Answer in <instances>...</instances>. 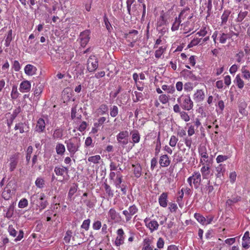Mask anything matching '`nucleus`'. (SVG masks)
<instances>
[{"label":"nucleus","mask_w":250,"mask_h":250,"mask_svg":"<svg viewBox=\"0 0 250 250\" xmlns=\"http://www.w3.org/2000/svg\"><path fill=\"white\" fill-rule=\"evenodd\" d=\"M68 151L70 152V156L73 157L75 153L79 150L80 146V139L73 137L65 141Z\"/></svg>","instance_id":"1"},{"label":"nucleus","mask_w":250,"mask_h":250,"mask_svg":"<svg viewBox=\"0 0 250 250\" xmlns=\"http://www.w3.org/2000/svg\"><path fill=\"white\" fill-rule=\"evenodd\" d=\"M177 102L180 104L183 109L189 110L193 107V102L188 95H182L178 98Z\"/></svg>","instance_id":"2"},{"label":"nucleus","mask_w":250,"mask_h":250,"mask_svg":"<svg viewBox=\"0 0 250 250\" xmlns=\"http://www.w3.org/2000/svg\"><path fill=\"white\" fill-rule=\"evenodd\" d=\"M15 188L14 183L11 181L9 182L5 187L2 193V197L5 200H9L14 194Z\"/></svg>","instance_id":"3"},{"label":"nucleus","mask_w":250,"mask_h":250,"mask_svg":"<svg viewBox=\"0 0 250 250\" xmlns=\"http://www.w3.org/2000/svg\"><path fill=\"white\" fill-rule=\"evenodd\" d=\"M128 136L129 133L127 131H123L117 135V140L121 145L124 146L128 143Z\"/></svg>","instance_id":"4"},{"label":"nucleus","mask_w":250,"mask_h":250,"mask_svg":"<svg viewBox=\"0 0 250 250\" xmlns=\"http://www.w3.org/2000/svg\"><path fill=\"white\" fill-rule=\"evenodd\" d=\"M87 69L89 72L95 71L98 66V61L94 56H90L87 62Z\"/></svg>","instance_id":"5"},{"label":"nucleus","mask_w":250,"mask_h":250,"mask_svg":"<svg viewBox=\"0 0 250 250\" xmlns=\"http://www.w3.org/2000/svg\"><path fill=\"white\" fill-rule=\"evenodd\" d=\"M188 10L189 9L182 10L181 11V12L180 13V14H179L178 18L177 19V18H176L175 21L173 23L172 27H171V30L172 31H175V30H178V29L179 28V25L181 22V19H184V18H183L184 14H185L187 11H188Z\"/></svg>","instance_id":"6"},{"label":"nucleus","mask_w":250,"mask_h":250,"mask_svg":"<svg viewBox=\"0 0 250 250\" xmlns=\"http://www.w3.org/2000/svg\"><path fill=\"white\" fill-rule=\"evenodd\" d=\"M118 236L115 240V244L117 246H119L123 244L124 242V232L122 229H120L117 230Z\"/></svg>","instance_id":"7"},{"label":"nucleus","mask_w":250,"mask_h":250,"mask_svg":"<svg viewBox=\"0 0 250 250\" xmlns=\"http://www.w3.org/2000/svg\"><path fill=\"white\" fill-rule=\"evenodd\" d=\"M19 160V153H16L10 157V170L13 171L16 167Z\"/></svg>","instance_id":"8"},{"label":"nucleus","mask_w":250,"mask_h":250,"mask_svg":"<svg viewBox=\"0 0 250 250\" xmlns=\"http://www.w3.org/2000/svg\"><path fill=\"white\" fill-rule=\"evenodd\" d=\"M108 216L111 220L114 222H118L121 219V217L114 208H110L108 212Z\"/></svg>","instance_id":"9"},{"label":"nucleus","mask_w":250,"mask_h":250,"mask_svg":"<svg viewBox=\"0 0 250 250\" xmlns=\"http://www.w3.org/2000/svg\"><path fill=\"white\" fill-rule=\"evenodd\" d=\"M88 36V31H86L81 33V44L82 47H84L89 42L90 38Z\"/></svg>","instance_id":"10"},{"label":"nucleus","mask_w":250,"mask_h":250,"mask_svg":"<svg viewBox=\"0 0 250 250\" xmlns=\"http://www.w3.org/2000/svg\"><path fill=\"white\" fill-rule=\"evenodd\" d=\"M31 88V83L28 81H24L20 84V90L21 92H28Z\"/></svg>","instance_id":"11"},{"label":"nucleus","mask_w":250,"mask_h":250,"mask_svg":"<svg viewBox=\"0 0 250 250\" xmlns=\"http://www.w3.org/2000/svg\"><path fill=\"white\" fill-rule=\"evenodd\" d=\"M170 163V160H169L168 156L166 155H163L160 157L159 160V164L162 167H166L169 165Z\"/></svg>","instance_id":"12"},{"label":"nucleus","mask_w":250,"mask_h":250,"mask_svg":"<svg viewBox=\"0 0 250 250\" xmlns=\"http://www.w3.org/2000/svg\"><path fill=\"white\" fill-rule=\"evenodd\" d=\"M167 193L163 192L159 198V203L160 205L164 208H166L167 205Z\"/></svg>","instance_id":"13"},{"label":"nucleus","mask_w":250,"mask_h":250,"mask_svg":"<svg viewBox=\"0 0 250 250\" xmlns=\"http://www.w3.org/2000/svg\"><path fill=\"white\" fill-rule=\"evenodd\" d=\"M199 153L205 162L206 163L209 162L208 159V154L207 153L206 147L205 146H200L199 147Z\"/></svg>","instance_id":"14"},{"label":"nucleus","mask_w":250,"mask_h":250,"mask_svg":"<svg viewBox=\"0 0 250 250\" xmlns=\"http://www.w3.org/2000/svg\"><path fill=\"white\" fill-rule=\"evenodd\" d=\"M216 171L217 173H216V176L217 178L222 179V178L224 177V173L225 171V168L222 164L219 165L218 167H216Z\"/></svg>","instance_id":"15"},{"label":"nucleus","mask_w":250,"mask_h":250,"mask_svg":"<svg viewBox=\"0 0 250 250\" xmlns=\"http://www.w3.org/2000/svg\"><path fill=\"white\" fill-rule=\"evenodd\" d=\"M37 69L31 64H27L24 68L25 73L28 75H33L35 74Z\"/></svg>","instance_id":"16"},{"label":"nucleus","mask_w":250,"mask_h":250,"mask_svg":"<svg viewBox=\"0 0 250 250\" xmlns=\"http://www.w3.org/2000/svg\"><path fill=\"white\" fill-rule=\"evenodd\" d=\"M209 164L210 162H208L201 168V171L204 178H206L210 173Z\"/></svg>","instance_id":"17"},{"label":"nucleus","mask_w":250,"mask_h":250,"mask_svg":"<svg viewBox=\"0 0 250 250\" xmlns=\"http://www.w3.org/2000/svg\"><path fill=\"white\" fill-rule=\"evenodd\" d=\"M132 167L134 168L133 173L136 178H139L141 175L142 167L139 164L136 165H132Z\"/></svg>","instance_id":"18"},{"label":"nucleus","mask_w":250,"mask_h":250,"mask_svg":"<svg viewBox=\"0 0 250 250\" xmlns=\"http://www.w3.org/2000/svg\"><path fill=\"white\" fill-rule=\"evenodd\" d=\"M159 226V224L156 221L152 220L148 222L147 225V228H148L150 229V231L152 232L153 231L158 229Z\"/></svg>","instance_id":"19"},{"label":"nucleus","mask_w":250,"mask_h":250,"mask_svg":"<svg viewBox=\"0 0 250 250\" xmlns=\"http://www.w3.org/2000/svg\"><path fill=\"white\" fill-rule=\"evenodd\" d=\"M45 125L44 120L42 118H40L37 122L36 126L37 131L39 132H42L45 128Z\"/></svg>","instance_id":"20"},{"label":"nucleus","mask_w":250,"mask_h":250,"mask_svg":"<svg viewBox=\"0 0 250 250\" xmlns=\"http://www.w3.org/2000/svg\"><path fill=\"white\" fill-rule=\"evenodd\" d=\"M44 194L41 193L40 197L39 198V199L41 200V202H40L39 205V207L40 208V210L44 209L48 204V202L46 200H44Z\"/></svg>","instance_id":"21"},{"label":"nucleus","mask_w":250,"mask_h":250,"mask_svg":"<svg viewBox=\"0 0 250 250\" xmlns=\"http://www.w3.org/2000/svg\"><path fill=\"white\" fill-rule=\"evenodd\" d=\"M205 98V94L202 90H197L194 95V99L197 102L203 101Z\"/></svg>","instance_id":"22"},{"label":"nucleus","mask_w":250,"mask_h":250,"mask_svg":"<svg viewBox=\"0 0 250 250\" xmlns=\"http://www.w3.org/2000/svg\"><path fill=\"white\" fill-rule=\"evenodd\" d=\"M130 134L132 135V139L134 143H138L139 142L140 140V135L139 132L134 130L130 132Z\"/></svg>","instance_id":"23"},{"label":"nucleus","mask_w":250,"mask_h":250,"mask_svg":"<svg viewBox=\"0 0 250 250\" xmlns=\"http://www.w3.org/2000/svg\"><path fill=\"white\" fill-rule=\"evenodd\" d=\"M56 150L58 154L62 155L65 151V148L63 144H58L56 146Z\"/></svg>","instance_id":"24"},{"label":"nucleus","mask_w":250,"mask_h":250,"mask_svg":"<svg viewBox=\"0 0 250 250\" xmlns=\"http://www.w3.org/2000/svg\"><path fill=\"white\" fill-rule=\"evenodd\" d=\"M143 250H153V247L150 245V241L148 239L144 240Z\"/></svg>","instance_id":"25"},{"label":"nucleus","mask_w":250,"mask_h":250,"mask_svg":"<svg viewBox=\"0 0 250 250\" xmlns=\"http://www.w3.org/2000/svg\"><path fill=\"white\" fill-rule=\"evenodd\" d=\"M194 217L197 221L202 225H205L206 218L199 213H195Z\"/></svg>","instance_id":"26"},{"label":"nucleus","mask_w":250,"mask_h":250,"mask_svg":"<svg viewBox=\"0 0 250 250\" xmlns=\"http://www.w3.org/2000/svg\"><path fill=\"white\" fill-rule=\"evenodd\" d=\"M36 186L40 188H42L45 185V181L42 177H38L35 181Z\"/></svg>","instance_id":"27"},{"label":"nucleus","mask_w":250,"mask_h":250,"mask_svg":"<svg viewBox=\"0 0 250 250\" xmlns=\"http://www.w3.org/2000/svg\"><path fill=\"white\" fill-rule=\"evenodd\" d=\"M138 31L136 30H132L129 31L128 33L125 34V37L126 38H130L132 39V38H137V35Z\"/></svg>","instance_id":"28"},{"label":"nucleus","mask_w":250,"mask_h":250,"mask_svg":"<svg viewBox=\"0 0 250 250\" xmlns=\"http://www.w3.org/2000/svg\"><path fill=\"white\" fill-rule=\"evenodd\" d=\"M192 177H193L192 179L194 184H200L201 179V174L199 172H194Z\"/></svg>","instance_id":"29"},{"label":"nucleus","mask_w":250,"mask_h":250,"mask_svg":"<svg viewBox=\"0 0 250 250\" xmlns=\"http://www.w3.org/2000/svg\"><path fill=\"white\" fill-rule=\"evenodd\" d=\"M230 14V11L229 10H225L224 11L223 15L221 17L222 23L223 24H226L228 21V18Z\"/></svg>","instance_id":"30"},{"label":"nucleus","mask_w":250,"mask_h":250,"mask_svg":"<svg viewBox=\"0 0 250 250\" xmlns=\"http://www.w3.org/2000/svg\"><path fill=\"white\" fill-rule=\"evenodd\" d=\"M62 130L61 129H56L54 130L53 138V139L61 138L62 137Z\"/></svg>","instance_id":"31"},{"label":"nucleus","mask_w":250,"mask_h":250,"mask_svg":"<svg viewBox=\"0 0 250 250\" xmlns=\"http://www.w3.org/2000/svg\"><path fill=\"white\" fill-rule=\"evenodd\" d=\"M101 156L99 155L90 156L88 158L89 162H92L94 164L99 163V161L101 160Z\"/></svg>","instance_id":"32"},{"label":"nucleus","mask_w":250,"mask_h":250,"mask_svg":"<svg viewBox=\"0 0 250 250\" xmlns=\"http://www.w3.org/2000/svg\"><path fill=\"white\" fill-rule=\"evenodd\" d=\"M248 13V12L246 11H240V12L238 14V17L237 18V21L238 22H241L247 16Z\"/></svg>","instance_id":"33"},{"label":"nucleus","mask_w":250,"mask_h":250,"mask_svg":"<svg viewBox=\"0 0 250 250\" xmlns=\"http://www.w3.org/2000/svg\"><path fill=\"white\" fill-rule=\"evenodd\" d=\"M166 50V47L164 46H161L158 49L156 50L155 53V56L156 58H160L161 55L164 53Z\"/></svg>","instance_id":"34"},{"label":"nucleus","mask_w":250,"mask_h":250,"mask_svg":"<svg viewBox=\"0 0 250 250\" xmlns=\"http://www.w3.org/2000/svg\"><path fill=\"white\" fill-rule=\"evenodd\" d=\"M13 212H14V206H13V204L12 205H11L9 207L8 210L6 213V215H5V217L7 218H9V219L11 218L13 215Z\"/></svg>","instance_id":"35"},{"label":"nucleus","mask_w":250,"mask_h":250,"mask_svg":"<svg viewBox=\"0 0 250 250\" xmlns=\"http://www.w3.org/2000/svg\"><path fill=\"white\" fill-rule=\"evenodd\" d=\"M19 95V93L17 91V87L16 85H14L12 86V89L11 93V96L12 99H16Z\"/></svg>","instance_id":"36"},{"label":"nucleus","mask_w":250,"mask_h":250,"mask_svg":"<svg viewBox=\"0 0 250 250\" xmlns=\"http://www.w3.org/2000/svg\"><path fill=\"white\" fill-rule=\"evenodd\" d=\"M104 22L105 26L109 32H111V30L112 29V26L109 22L108 19L106 16L105 15L104 17Z\"/></svg>","instance_id":"37"},{"label":"nucleus","mask_w":250,"mask_h":250,"mask_svg":"<svg viewBox=\"0 0 250 250\" xmlns=\"http://www.w3.org/2000/svg\"><path fill=\"white\" fill-rule=\"evenodd\" d=\"M77 188L78 187L76 185H74L73 186L71 187L68 193V198H72L73 195L76 192L77 190Z\"/></svg>","instance_id":"38"},{"label":"nucleus","mask_w":250,"mask_h":250,"mask_svg":"<svg viewBox=\"0 0 250 250\" xmlns=\"http://www.w3.org/2000/svg\"><path fill=\"white\" fill-rule=\"evenodd\" d=\"M104 188L106 193L107 194L109 197H112L113 196V193L109 185L107 184L104 183Z\"/></svg>","instance_id":"39"},{"label":"nucleus","mask_w":250,"mask_h":250,"mask_svg":"<svg viewBox=\"0 0 250 250\" xmlns=\"http://www.w3.org/2000/svg\"><path fill=\"white\" fill-rule=\"evenodd\" d=\"M12 30H10L8 33V34L6 36V38L5 39V44L6 47H8L9 46V45L10 44V42H11V41L12 40Z\"/></svg>","instance_id":"40"},{"label":"nucleus","mask_w":250,"mask_h":250,"mask_svg":"<svg viewBox=\"0 0 250 250\" xmlns=\"http://www.w3.org/2000/svg\"><path fill=\"white\" fill-rule=\"evenodd\" d=\"M18 114V112H17L16 110H15L13 114L11 115L10 119L7 121V125L8 127H10L11 125L13 124V121L17 117Z\"/></svg>","instance_id":"41"},{"label":"nucleus","mask_w":250,"mask_h":250,"mask_svg":"<svg viewBox=\"0 0 250 250\" xmlns=\"http://www.w3.org/2000/svg\"><path fill=\"white\" fill-rule=\"evenodd\" d=\"M118 114V108L116 105H113L110 108V115L112 117H115Z\"/></svg>","instance_id":"42"},{"label":"nucleus","mask_w":250,"mask_h":250,"mask_svg":"<svg viewBox=\"0 0 250 250\" xmlns=\"http://www.w3.org/2000/svg\"><path fill=\"white\" fill-rule=\"evenodd\" d=\"M42 91V86L41 84L37 85L34 90V95L36 96H39Z\"/></svg>","instance_id":"43"},{"label":"nucleus","mask_w":250,"mask_h":250,"mask_svg":"<svg viewBox=\"0 0 250 250\" xmlns=\"http://www.w3.org/2000/svg\"><path fill=\"white\" fill-rule=\"evenodd\" d=\"M72 232L71 230H68L66 231L65 235L64 237V240L66 243H69L72 237Z\"/></svg>","instance_id":"44"},{"label":"nucleus","mask_w":250,"mask_h":250,"mask_svg":"<svg viewBox=\"0 0 250 250\" xmlns=\"http://www.w3.org/2000/svg\"><path fill=\"white\" fill-rule=\"evenodd\" d=\"M33 147L32 146H29L27 149L26 160L28 163L31 158V154L32 153Z\"/></svg>","instance_id":"45"},{"label":"nucleus","mask_w":250,"mask_h":250,"mask_svg":"<svg viewBox=\"0 0 250 250\" xmlns=\"http://www.w3.org/2000/svg\"><path fill=\"white\" fill-rule=\"evenodd\" d=\"M117 174V177L116 182H115V186L117 188H119L121 187V184L122 183V176L118 174Z\"/></svg>","instance_id":"46"},{"label":"nucleus","mask_w":250,"mask_h":250,"mask_svg":"<svg viewBox=\"0 0 250 250\" xmlns=\"http://www.w3.org/2000/svg\"><path fill=\"white\" fill-rule=\"evenodd\" d=\"M128 210L129 212L130 215L133 216L137 212L138 208L135 205H133L129 207Z\"/></svg>","instance_id":"47"},{"label":"nucleus","mask_w":250,"mask_h":250,"mask_svg":"<svg viewBox=\"0 0 250 250\" xmlns=\"http://www.w3.org/2000/svg\"><path fill=\"white\" fill-rule=\"evenodd\" d=\"M237 83V85L238 88L242 89L244 86V82L241 79L239 75H237L235 78Z\"/></svg>","instance_id":"48"},{"label":"nucleus","mask_w":250,"mask_h":250,"mask_svg":"<svg viewBox=\"0 0 250 250\" xmlns=\"http://www.w3.org/2000/svg\"><path fill=\"white\" fill-rule=\"evenodd\" d=\"M28 206V201L26 199L23 198L20 200L18 206L20 208H24Z\"/></svg>","instance_id":"49"},{"label":"nucleus","mask_w":250,"mask_h":250,"mask_svg":"<svg viewBox=\"0 0 250 250\" xmlns=\"http://www.w3.org/2000/svg\"><path fill=\"white\" fill-rule=\"evenodd\" d=\"M140 4H134L132 7V12L131 11V15H137L139 14V12L138 9L140 7Z\"/></svg>","instance_id":"50"},{"label":"nucleus","mask_w":250,"mask_h":250,"mask_svg":"<svg viewBox=\"0 0 250 250\" xmlns=\"http://www.w3.org/2000/svg\"><path fill=\"white\" fill-rule=\"evenodd\" d=\"M54 172L57 176H63L64 174V170L62 167H56L54 169Z\"/></svg>","instance_id":"51"},{"label":"nucleus","mask_w":250,"mask_h":250,"mask_svg":"<svg viewBox=\"0 0 250 250\" xmlns=\"http://www.w3.org/2000/svg\"><path fill=\"white\" fill-rule=\"evenodd\" d=\"M240 197H234L230 199H228L226 204L229 206H231L233 203H235L240 200Z\"/></svg>","instance_id":"52"},{"label":"nucleus","mask_w":250,"mask_h":250,"mask_svg":"<svg viewBox=\"0 0 250 250\" xmlns=\"http://www.w3.org/2000/svg\"><path fill=\"white\" fill-rule=\"evenodd\" d=\"M106 118L104 117H102L100 118L98 120V122L97 123H94V125L95 127H99L102 125L104 122L105 121Z\"/></svg>","instance_id":"53"},{"label":"nucleus","mask_w":250,"mask_h":250,"mask_svg":"<svg viewBox=\"0 0 250 250\" xmlns=\"http://www.w3.org/2000/svg\"><path fill=\"white\" fill-rule=\"evenodd\" d=\"M24 124H23L22 123H20L17 124L15 125V129L16 130L19 129L20 133H22L24 132Z\"/></svg>","instance_id":"54"},{"label":"nucleus","mask_w":250,"mask_h":250,"mask_svg":"<svg viewBox=\"0 0 250 250\" xmlns=\"http://www.w3.org/2000/svg\"><path fill=\"white\" fill-rule=\"evenodd\" d=\"M178 140L176 136L174 135L172 136L169 141V145L172 147L175 146L177 143Z\"/></svg>","instance_id":"55"},{"label":"nucleus","mask_w":250,"mask_h":250,"mask_svg":"<svg viewBox=\"0 0 250 250\" xmlns=\"http://www.w3.org/2000/svg\"><path fill=\"white\" fill-rule=\"evenodd\" d=\"M99 109L101 114L103 115L108 111V106L106 104H102L100 105Z\"/></svg>","instance_id":"56"},{"label":"nucleus","mask_w":250,"mask_h":250,"mask_svg":"<svg viewBox=\"0 0 250 250\" xmlns=\"http://www.w3.org/2000/svg\"><path fill=\"white\" fill-rule=\"evenodd\" d=\"M90 223V220L89 219H87L86 220H84L83 223V224L81 226V227L86 230H87L89 227V225Z\"/></svg>","instance_id":"57"},{"label":"nucleus","mask_w":250,"mask_h":250,"mask_svg":"<svg viewBox=\"0 0 250 250\" xmlns=\"http://www.w3.org/2000/svg\"><path fill=\"white\" fill-rule=\"evenodd\" d=\"M242 72L243 73L244 78L248 79L250 78V72L245 68V66L242 67Z\"/></svg>","instance_id":"58"},{"label":"nucleus","mask_w":250,"mask_h":250,"mask_svg":"<svg viewBox=\"0 0 250 250\" xmlns=\"http://www.w3.org/2000/svg\"><path fill=\"white\" fill-rule=\"evenodd\" d=\"M159 99L160 101L163 104H167L168 101V97L165 94L161 95Z\"/></svg>","instance_id":"59"},{"label":"nucleus","mask_w":250,"mask_h":250,"mask_svg":"<svg viewBox=\"0 0 250 250\" xmlns=\"http://www.w3.org/2000/svg\"><path fill=\"white\" fill-rule=\"evenodd\" d=\"M181 118L185 122H188L189 120V117L185 111H182L180 113Z\"/></svg>","instance_id":"60"},{"label":"nucleus","mask_w":250,"mask_h":250,"mask_svg":"<svg viewBox=\"0 0 250 250\" xmlns=\"http://www.w3.org/2000/svg\"><path fill=\"white\" fill-rule=\"evenodd\" d=\"M228 158L227 156L226 155H218L216 158V162L218 163H220L221 162H222L224 161H226Z\"/></svg>","instance_id":"61"},{"label":"nucleus","mask_w":250,"mask_h":250,"mask_svg":"<svg viewBox=\"0 0 250 250\" xmlns=\"http://www.w3.org/2000/svg\"><path fill=\"white\" fill-rule=\"evenodd\" d=\"M120 166V164H117L115 162L111 161L110 164V170L111 171L116 170L117 169V167Z\"/></svg>","instance_id":"62"},{"label":"nucleus","mask_w":250,"mask_h":250,"mask_svg":"<svg viewBox=\"0 0 250 250\" xmlns=\"http://www.w3.org/2000/svg\"><path fill=\"white\" fill-rule=\"evenodd\" d=\"M8 231L10 234L13 236L15 237L16 236L17 231L13 227L12 225H9L8 229Z\"/></svg>","instance_id":"63"},{"label":"nucleus","mask_w":250,"mask_h":250,"mask_svg":"<svg viewBox=\"0 0 250 250\" xmlns=\"http://www.w3.org/2000/svg\"><path fill=\"white\" fill-rule=\"evenodd\" d=\"M93 228L95 230L99 229L102 227V223L100 221L97 220L95 221L93 224Z\"/></svg>","instance_id":"64"}]
</instances>
